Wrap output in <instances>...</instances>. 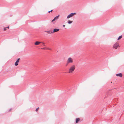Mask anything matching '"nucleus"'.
<instances>
[{"instance_id": "obj_4", "label": "nucleus", "mask_w": 124, "mask_h": 124, "mask_svg": "<svg viewBox=\"0 0 124 124\" xmlns=\"http://www.w3.org/2000/svg\"><path fill=\"white\" fill-rule=\"evenodd\" d=\"M119 46L118 43L117 42L115 43L113 45V47L115 49H116L117 47Z\"/></svg>"}, {"instance_id": "obj_6", "label": "nucleus", "mask_w": 124, "mask_h": 124, "mask_svg": "<svg viewBox=\"0 0 124 124\" xmlns=\"http://www.w3.org/2000/svg\"><path fill=\"white\" fill-rule=\"evenodd\" d=\"M60 30L59 29H54L53 30V33L57 32L59 31Z\"/></svg>"}, {"instance_id": "obj_9", "label": "nucleus", "mask_w": 124, "mask_h": 124, "mask_svg": "<svg viewBox=\"0 0 124 124\" xmlns=\"http://www.w3.org/2000/svg\"><path fill=\"white\" fill-rule=\"evenodd\" d=\"M48 34H51L52 33H53V31H45Z\"/></svg>"}, {"instance_id": "obj_14", "label": "nucleus", "mask_w": 124, "mask_h": 124, "mask_svg": "<svg viewBox=\"0 0 124 124\" xmlns=\"http://www.w3.org/2000/svg\"><path fill=\"white\" fill-rule=\"evenodd\" d=\"M15 65L16 66H17L18 65V62H15Z\"/></svg>"}, {"instance_id": "obj_22", "label": "nucleus", "mask_w": 124, "mask_h": 124, "mask_svg": "<svg viewBox=\"0 0 124 124\" xmlns=\"http://www.w3.org/2000/svg\"><path fill=\"white\" fill-rule=\"evenodd\" d=\"M63 27H64L65 26V25H63Z\"/></svg>"}, {"instance_id": "obj_3", "label": "nucleus", "mask_w": 124, "mask_h": 124, "mask_svg": "<svg viewBox=\"0 0 124 124\" xmlns=\"http://www.w3.org/2000/svg\"><path fill=\"white\" fill-rule=\"evenodd\" d=\"M76 13H71L70 14L68 15L67 17V18L68 19L71 17L73 16L74 15L76 14Z\"/></svg>"}, {"instance_id": "obj_10", "label": "nucleus", "mask_w": 124, "mask_h": 124, "mask_svg": "<svg viewBox=\"0 0 124 124\" xmlns=\"http://www.w3.org/2000/svg\"><path fill=\"white\" fill-rule=\"evenodd\" d=\"M80 120V119L79 118H77L76 119V123H78V121Z\"/></svg>"}, {"instance_id": "obj_19", "label": "nucleus", "mask_w": 124, "mask_h": 124, "mask_svg": "<svg viewBox=\"0 0 124 124\" xmlns=\"http://www.w3.org/2000/svg\"><path fill=\"white\" fill-rule=\"evenodd\" d=\"M55 20L54 19V18L52 20V22H53Z\"/></svg>"}, {"instance_id": "obj_21", "label": "nucleus", "mask_w": 124, "mask_h": 124, "mask_svg": "<svg viewBox=\"0 0 124 124\" xmlns=\"http://www.w3.org/2000/svg\"><path fill=\"white\" fill-rule=\"evenodd\" d=\"M7 28H9V26L8 27H6Z\"/></svg>"}, {"instance_id": "obj_8", "label": "nucleus", "mask_w": 124, "mask_h": 124, "mask_svg": "<svg viewBox=\"0 0 124 124\" xmlns=\"http://www.w3.org/2000/svg\"><path fill=\"white\" fill-rule=\"evenodd\" d=\"M41 49H48L49 50H51V48H47L46 47H43L42 48H41Z\"/></svg>"}, {"instance_id": "obj_7", "label": "nucleus", "mask_w": 124, "mask_h": 124, "mask_svg": "<svg viewBox=\"0 0 124 124\" xmlns=\"http://www.w3.org/2000/svg\"><path fill=\"white\" fill-rule=\"evenodd\" d=\"M41 42H39L38 41H36L35 43V45H39V44L41 43Z\"/></svg>"}, {"instance_id": "obj_24", "label": "nucleus", "mask_w": 124, "mask_h": 124, "mask_svg": "<svg viewBox=\"0 0 124 124\" xmlns=\"http://www.w3.org/2000/svg\"><path fill=\"white\" fill-rule=\"evenodd\" d=\"M11 110V109H10L9 110V111H10Z\"/></svg>"}, {"instance_id": "obj_23", "label": "nucleus", "mask_w": 124, "mask_h": 124, "mask_svg": "<svg viewBox=\"0 0 124 124\" xmlns=\"http://www.w3.org/2000/svg\"><path fill=\"white\" fill-rule=\"evenodd\" d=\"M11 110V109H10L9 110V111H10Z\"/></svg>"}, {"instance_id": "obj_15", "label": "nucleus", "mask_w": 124, "mask_h": 124, "mask_svg": "<svg viewBox=\"0 0 124 124\" xmlns=\"http://www.w3.org/2000/svg\"><path fill=\"white\" fill-rule=\"evenodd\" d=\"M41 43H42V45H43V46H46L45 45V43L44 42H41Z\"/></svg>"}, {"instance_id": "obj_18", "label": "nucleus", "mask_w": 124, "mask_h": 124, "mask_svg": "<svg viewBox=\"0 0 124 124\" xmlns=\"http://www.w3.org/2000/svg\"><path fill=\"white\" fill-rule=\"evenodd\" d=\"M52 11H53V10H51V11H49L48 12L49 13H50V12H52Z\"/></svg>"}, {"instance_id": "obj_1", "label": "nucleus", "mask_w": 124, "mask_h": 124, "mask_svg": "<svg viewBox=\"0 0 124 124\" xmlns=\"http://www.w3.org/2000/svg\"><path fill=\"white\" fill-rule=\"evenodd\" d=\"M75 69V66L74 65H72L70 67L68 73H72L74 70Z\"/></svg>"}, {"instance_id": "obj_11", "label": "nucleus", "mask_w": 124, "mask_h": 124, "mask_svg": "<svg viewBox=\"0 0 124 124\" xmlns=\"http://www.w3.org/2000/svg\"><path fill=\"white\" fill-rule=\"evenodd\" d=\"M67 22L68 24H71L72 23L73 21L70 20H68L67 21Z\"/></svg>"}, {"instance_id": "obj_17", "label": "nucleus", "mask_w": 124, "mask_h": 124, "mask_svg": "<svg viewBox=\"0 0 124 124\" xmlns=\"http://www.w3.org/2000/svg\"><path fill=\"white\" fill-rule=\"evenodd\" d=\"M39 109V107H38V108H36V111H37H37Z\"/></svg>"}, {"instance_id": "obj_12", "label": "nucleus", "mask_w": 124, "mask_h": 124, "mask_svg": "<svg viewBox=\"0 0 124 124\" xmlns=\"http://www.w3.org/2000/svg\"><path fill=\"white\" fill-rule=\"evenodd\" d=\"M59 15H58L56 17H55L54 18L55 19H58V17H59Z\"/></svg>"}, {"instance_id": "obj_16", "label": "nucleus", "mask_w": 124, "mask_h": 124, "mask_svg": "<svg viewBox=\"0 0 124 124\" xmlns=\"http://www.w3.org/2000/svg\"><path fill=\"white\" fill-rule=\"evenodd\" d=\"M19 60H20V58H18L17 59V60L16 62H19Z\"/></svg>"}, {"instance_id": "obj_13", "label": "nucleus", "mask_w": 124, "mask_h": 124, "mask_svg": "<svg viewBox=\"0 0 124 124\" xmlns=\"http://www.w3.org/2000/svg\"><path fill=\"white\" fill-rule=\"evenodd\" d=\"M122 38V36L121 35L119 36L118 38L117 39V40H119L120 39H121Z\"/></svg>"}, {"instance_id": "obj_2", "label": "nucleus", "mask_w": 124, "mask_h": 124, "mask_svg": "<svg viewBox=\"0 0 124 124\" xmlns=\"http://www.w3.org/2000/svg\"><path fill=\"white\" fill-rule=\"evenodd\" d=\"M73 62V59L71 57L69 58L67 61V64H68L70 63H72Z\"/></svg>"}, {"instance_id": "obj_20", "label": "nucleus", "mask_w": 124, "mask_h": 124, "mask_svg": "<svg viewBox=\"0 0 124 124\" xmlns=\"http://www.w3.org/2000/svg\"><path fill=\"white\" fill-rule=\"evenodd\" d=\"M6 29H7V28H4V31H5L6 30Z\"/></svg>"}, {"instance_id": "obj_5", "label": "nucleus", "mask_w": 124, "mask_h": 124, "mask_svg": "<svg viewBox=\"0 0 124 124\" xmlns=\"http://www.w3.org/2000/svg\"><path fill=\"white\" fill-rule=\"evenodd\" d=\"M116 75L117 76H119L120 77H122L123 75L121 73L116 74Z\"/></svg>"}]
</instances>
